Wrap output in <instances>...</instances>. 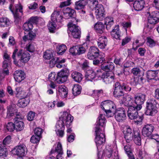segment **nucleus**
I'll list each match as a JSON object with an SVG mask.
<instances>
[{"instance_id": "obj_37", "label": "nucleus", "mask_w": 159, "mask_h": 159, "mask_svg": "<svg viewBox=\"0 0 159 159\" xmlns=\"http://www.w3.org/2000/svg\"><path fill=\"white\" fill-rule=\"evenodd\" d=\"M94 28L97 32L102 34L104 29V26L101 22H98L95 24Z\"/></svg>"}, {"instance_id": "obj_62", "label": "nucleus", "mask_w": 159, "mask_h": 159, "mask_svg": "<svg viewBox=\"0 0 159 159\" xmlns=\"http://www.w3.org/2000/svg\"><path fill=\"white\" fill-rule=\"evenodd\" d=\"M98 47L101 49L104 48L107 45V42L104 40H99L98 42Z\"/></svg>"}, {"instance_id": "obj_57", "label": "nucleus", "mask_w": 159, "mask_h": 159, "mask_svg": "<svg viewBox=\"0 0 159 159\" xmlns=\"http://www.w3.org/2000/svg\"><path fill=\"white\" fill-rule=\"evenodd\" d=\"M69 52L73 56L77 55V46L71 47L69 50Z\"/></svg>"}, {"instance_id": "obj_13", "label": "nucleus", "mask_w": 159, "mask_h": 159, "mask_svg": "<svg viewBox=\"0 0 159 159\" xmlns=\"http://www.w3.org/2000/svg\"><path fill=\"white\" fill-rule=\"evenodd\" d=\"M100 56L99 50L95 46H92L89 49L87 54V58L90 60H93Z\"/></svg>"}, {"instance_id": "obj_41", "label": "nucleus", "mask_w": 159, "mask_h": 159, "mask_svg": "<svg viewBox=\"0 0 159 159\" xmlns=\"http://www.w3.org/2000/svg\"><path fill=\"white\" fill-rule=\"evenodd\" d=\"M81 90V87L79 84H75L72 89V93L75 96H77L80 93Z\"/></svg>"}, {"instance_id": "obj_30", "label": "nucleus", "mask_w": 159, "mask_h": 159, "mask_svg": "<svg viewBox=\"0 0 159 159\" xmlns=\"http://www.w3.org/2000/svg\"><path fill=\"white\" fill-rule=\"evenodd\" d=\"M111 35L113 39H120L121 38V35L119 30V26L117 25L115 26L114 29L111 32Z\"/></svg>"}, {"instance_id": "obj_11", "label": "nucleus", "mask_w": 159, "mask_h": 159, "mask_svg": "<svg viewBox=\"0 0 159 159\" xmlns=\"http://www.w3.org/2000/svg\"><path fill=\"white\" fill-rule=\"evenodd\" d=\"M27 151V148L25 145L20 144L15 147L11 151L13 154L20 157L24 156Z\"/></svg>"}, {"instance_id": "obj_53", "label": "nucleus", "mask_w": 159, "mask_h": 159, "mask_svg": "<svg viewBox=\"0 0 159 159\" xmlns=\"http://www.w3.org/2000/svg\"><path fill=\"white\" fill-rule=\"evenodd\" d=\"M54 152H57L58 154H63L62 145L60 143H57V146L55 148Z\"/></svg>"}, {"instance_id": "obj_39", "label": "nucleus", "mask_w": 159, "mask_h": 159, "mask_svg": "<svg viewBox=\"0 0 159 159\" xmlns=\"http://www.w3.org/2000/svg\"><path fill=\"white\" fill-rule=\"evenodd\" d=\"M135 143L137 145L140 146L141 145V138L139 131L136 132L134 134L133 139Z\"/></svg>"}, {"instance_id": "obj_8", "label": "nucleus", "mask_w": 159, "mask_h": 159, "mask_svg": "<svg viewBox=\"0 0 159 159\" xmlns=\"http://www.w3.org/2000/svg\"><path fill=\"white\" fill-rule=\"evenodd\" d=\"M69 75V70L65 68L58 72L57 75V82L59 84L65 82Z\"/></svg>"}, {"instance_id": "obj_50", "label": "nucleus", "mask_w": 159, "mask_h": 159, "mask_svg": "<svg viewBox=\"0 0 159 159\" xmlns=\"http://www.w3.org/2000/svg\"><path fill=\"white\" fill-rule=\"evenodd\" d=\"M9 72L8 69H1L0 71V80H2L6 75H9Z\"/></svg>"}, {"instance_id": "obj_64", "label": "nucleus", "mask_w": 159, "mask_h": 159, "mask_svg": "<svg viewBox=\"0 0 159 159\" xmlns=\"http://www.w3.org/2000/svg\"><path fill=\"white\" fill-rule=\"evenodd\" d=\"M11 142V137L10 135L7 136L3 139V144L4 145H6L9 144Z\"/></svg>"}, {"instance_id": "obj_27", "label": "nucleus", "mask_w": 159, "mask_h": 159, "mask_svg": "<svg viewBox=\"0 0 159 159\" xmlns=\"http://www.w3.org/2000/svg\"><path fill=\"white\" fill-rule=\"evenodd\" d=\"M64 18L68 19L74 16L75 14V10L69 7L63 9V10Z\"/></svg>"}, {"instance_id": "obj_32", "label": "nucleus", "mask_w": 159, "mask_h": 159, "mask_svg": "<svg viewBox=\"0 0 159 159\" xmlns=\"http://www.w3.org/2000/svg\"><path fill=\"white\" fill-rule=\"evenodd\" d=\"M58 90L59 95L62 98H65L67 96L68 91L67 88L64 85L59 86Z\"/></svg>"}, {"instance_id": "obj_63", "label": "nucleus", "mask_w": 159, "mask_h": 159, "mask_svg": "<svg viewBox=\"0 0 159 159\" xmlns=\"http://www.w3.org/2000/svg\"><path fill=\"white\" fill-rule=\"evenodd\" d=\"M39 141V137L36 135H33L30 139V141L34 143H37Z\"/></svg>"}, {"instance_id": "obj_45", "label": "nucleus", "mask_w": 159, "mask_h": 159, "mask_svg": "<svg viewBox=\"0 0 159 159\" xmlns=\"http://www.w3.org/2000/svg\"><path fill=\"white\" fill-rule=\"evenodd\" d=\"M131 73L134 75L140 76L144 75L143 72L141 71V70L139 67L133 68L131 70Z\"/></svg>"}, {"instance_id": "obj_22", "label": "nucleus", "mask_w": 159, "mask_h": 159, "mask_svg": "<svg viewBox=\"0 0 159 159\" xmlns=\"http://www.w3.org/2000/svg\"><path fill=\"white\" fill-rule=\"evenodd\" d=\"M21 118L20 115H16L14 118V125L17 131H20L24 128V123L21 120Z\"/></svg>"}, {"instance_id": "obj_1", "label": "nucleus", "mask_w": 159, "mask_h": 159, "mask_svg": "<svg viewBox=\"0 0 159 159\" xmlns=\"http://www.w3.org/2000/svg\"><path fill=\"white\" fill-rule=\"evenodd\" d=\"M18 51L17 49L14 50L12 56V58L15 64L18 65L19 63L23 65L29 60L30 55L27 51L22 49H20Z\"/></svg>"}, {"instance_id": "obj_44", "label": "nucleus", "mask_w": 159, "mask_h": 159, "mask_svg": "<svg viewBox=\"0 0 159 159\" xmlns=\"http://www.w3.org/2000/svg\"><path fill=\"white\" fill-rule=\"evenodd\" d=\"M121 88L126 92L130 91L131 89V85L126 82H119Z\"/></svg>"}, {"instance_id": "obj_28", "label": "nucleus", "mask_w": 159, "mask_h": 159, "mask_svg": "<svg viewBox=\"0 0 159 159\" xmlns=\"http://www.w3.org/2000/svg\"><path fill=\"white\" fill-rule=\"evenodd\" d=\"M25 74L21 70L16 71L14 73V78L15 80L18 82H20L25 78Z\"/></svg>"}, {"instance_id": "obj_35", "label": "nucleus", "mask_w": 159, "mask_h": 159, "mask_svg": "<svg viewBox=\"0 0 159 159\" xmlns=\"http://www.w3.org/2000/svg\"><path fill=\"white\" fill-rule=\"evenodd\" d=\"M72 78L75 81L80 83L82 80L83 77L82 75L80 73L75 71L73 72L71 75Z\"/></svg>"}, {"instance_id": "obj_56", "label": "nucleus", "mask_w": 159, "mask_h": 159, "mask_svg": "<svg viewBox=\"0 0 159 159\" xmlns=\"http://www.w3.org/2000/svg\"><path fill=\"white\" fill-rule=\"evenodd\" d=\"M35 116V113L32 111H30L27 115V119L30 121H32L34 120Z\"/></svg>"}, {"instance_id": "obj_34", "label": "nucleus", "mask_w": 159, "mask_h": 159, "mask_svg": "<svg viewBox=\"0 0 159 159\" xmlns=\"http://www.w3.org/2000/svg\"><path fill=\"white\" fill-rule=\"evenodd\" d=\"M55 22H53L51 20L49 21L47 27L49 32L52 33H55L59 28L57 27Z\"/></svg>"}, {"instance_id": "obj_48", "label": "nucleus", "mask_w": 159, "mask_h": 159, "mask_svg": "<svg viewBox=\"0 0 159 159\" xmlns=\"http://www.w3.org/2000/svg\"><path fill=\"white\" fill-rule=\"evenodd\" d=\"M10 21L7 18H0V27H4L8 25Z\"/></svg>"}, {"instance_id": "obj_31", "label": "nucleus", "mask_w": 159, "mask_h": 159, "mask_svg": "<svg viewBox=\"0 0 159 159\" xmlns=\"http://www.w3.org/2000/svg\"><path fill=\"white\" fill-rule=\"evenodd\" d=\"M145 2L144 0H137L134 3L133 7L136 11H139L143 8Z\"/></svg>"}, {"instance_id": "obj_15", "label": "nucleus", "mask_w": 159, "mask_h": 159, "mask_svg": "<svg viewBox=\"0 0 159 159\" xmlns=\"http://www.w3.org/2000/svg\"><path fill=\"white\" fill-rule=\"evenodd\" d=\"M94 7L97 18L99 20H102L105 15L104 8L103 6L100 4H98Z\"/></svg>"}, {"instance_id": "obj_42", "label": "nucleus", "mask_w": 159, "mask_h": 159, "mask_svg": "<svg viewBox=\"0 0 159 159\" xmlns=\"http://www.w3.org/2000/svg\"><path fill=\"white\" fill-rule=\"evenodd\" d=\"M16 114V110L15 107L12 106H9L7 107V115L11 117Z\"/></svg>"}, {"instance_id": "obj_10", "label": "nucleus", "mask_w": 159, "mask_h": 159, "mask_svg": "<svg viewBox=\"0 0 159 159\" xmlns=\"http://www.w3.org/2000/svg\"><path fill=\"white\" fill-rule=\"evenodd\" d=\"M146 95L144 93H139L134 96V104L138 109H141L142 105L146 100Z\"/></svg>"}, {"instance_id": "obj_58", "label": "nucleus", "mask_w": 159, "mask_h": 159, "mask_svg": "<svg viewBox=\"0 0 159 159\" xmlns=\"http://www.w3.org/2000/svg\"><path fill=\"white\" fill-rule=\"evenodd\" d=\"M6 128L8 131H13L15 129L14 124L11 122H8Z\"/></svg>"}, {"instance_id": "obj_51", "label": "nucleus", "mask_w": 159, "mask_h": 159, "mask_svg": "<svg viewBox=\"0 0 159 159\" xmlns=\"http://www.w3.org/2000/svg\"><path fill=\"white\" fill-rule=\"evenodd\" d=\"M43 57L44 58L48 60H50L53 57L52 52L48 50L46 51L44 54Z\"/></svg>"}, {"instance_id": "obj_24", "label": "nucleus", "mask_w": 159, "mask_h": 159, "mask_svg": "<svg viewBox=\"0 0 159 159\" xmlns=\"http://www.w3.org/2000/svg\"><path fill=\"white\" fill-rule=\"evenodd\" d=\"M106 123V120L104 116L102 114H100L98 117V121L96 122L95 129H96L97 127H98V130L101 131V130H103L104 131V126Z\"/></svg>"}, {"instance_id": "obj_2", "label": "nucleus", "mask_w": 159, "mask_h": 159, "mask_svg": "<svg viewBox=\"0 0 159 159\" xmlns=\"http://www.w3.org/2000/svg\"><path fill=\"white\" fill-rule=\"evenodd\" d=\"M100 106L104 110L108 117H112L114 115L116 107L112 101L109 100L104 101L102 102Z\"/></svg>"}, {"instance_id": "obj_55", "label": "nucleus", "mask_w": 159, "mask_h": 159, "mask_svg": "<svg viewBox=\"0 0 159 159\" xmlns=\"http://www.w3.org/2000/svg\"><path fill=\"white\" fill-rule=\"evenodd\" d=\"M134 81L136 84H141L143 83L145 81V80L142 77H136L134 78Z\"/></svg>"}, {"instance_id": "obj_59", "label": "nucleus", "mask_w": 159, "mask_h": 159, "mask_svg": "<svg viewBox=\"0 0 159 159\" xmlns=\"http://www.w3.org/2000/svg\"><path fill=\"white\" fill-rule=\"evenodd\" d=\"M86 1L87 4L88 3L89 5L92 6V9L94 8V7L98 4V0H86Z\"/></svg>"}, {"instance_id": "obj_18", "label": "nucleus", "mask_w": 159, "mask_h": 159, "mask_svg": "<svg viewBox=\"0 0 159 159\" xmlns=\"http://www.w3.org/2000/svg\"><path fill=\"white\" fill-rule=\"evenodd\" d=\"M154 129V126L151 124L145 125L142 129V134L145 137H149L151 135Z\"/></svg>"}, {"instance_id": "obj_38", "label": "nucleus", "mask_w": 159, "mask_h": 159, "mask_svg": "<svg viewBox=\"0 0 159 159\" xmlns=\"http://www.w3.org/2000/svg\"><path fill=\"white\" fill-rule=\"evenodd\" d=\"M104 21V24L107 29H110L114 24L113 19L112 17H107L105 18Z\"/></svg>"}, {"instance_id": "obj_17", "label": "nucleus", "mask_w": 159, "mask_h": 159, "mask_svg": "<svg viewBox=\"0 0 159 159\" xmlns=\"http://www.w3.org/2000/svg\"><path fill=\"white\" fill-rule=\"evenodd\" d=\"M97 73L96 74L95 72L92 70H87L85 75V78L86 80L87 81H93L96 75L98 77L100 76V74H101V70H98L97 71Z\"/></svg>"}, {"instance_id": "obj_25", "label": "nucleus", "mask_w": 159, "mask_h": 159, "mask_svg": "<svg viewBox=\"0 0 159 159\" xmlns=\"http://www.w3.org/2000/svg\"><path fill=\"white\" fill-rule=\"evenodd\" d=\"M114 114L116 120L119 122H122L126 119V114L124 110L116 111Z\"/></svg>"}, {"instance_id": "obj_60", "label": "nucleus", "mask_w": 159, "mask_h": 159, "mask_svg": "<svg viewBox=\"0 0 159 159\" xmlns=\"http://www.w3.org/2000/svg\"><path fill=\"white\" fill-rule=\"evenodd\" d=\"M34 44L32 43H29L26 45L27 50L30 52H33L35 50Z\"/></svg>"}, {"instance_id": "obj_6", "label": "nucleus", "mask_w": 159, "mask_h": 159, "mask_svg": "<svg viewBox=\"0 0 159 159\" xmlns=\"http://www.w3.org/2000/svg\"><path fill=\"white\" fill-rule=\"evenodd\" d=\"M157 102L154 98H150L146 102V110L145 113L147 115L153 116L157 113L156 107Z\"/></svg>"}, {"instance_id": "obj_3", "label": "nucleus", "mask_w": 159, "mask_h": 159, "mask_svg": "<svg viewBox=\"0 0 159 159\" xmlns=\"http://www.w3.org/2000/svg\"><path fill=\"white\" fill-rule=\"evenodd\" d=\"M140 109L137 108L136 106L131 107H129L127 111V115L129 118L131 120L136 119L134 122L137 125L140 124L143 119L142 115H139L138 111Z\"/></svg>"}, {"instance_id": "obj_47", "label": "nucleus", "mask_w": 159, "mask_h": 159, "mask_svg": "<svg viewBox=\"0 0 159 159\" xmlns=\"http://www.w3.org/2000/svg\"><path fill=\"white\" fill-rule=\"evenodd\" d=\"M57 49L58 51L57 54L62 55L65 52L67 49V48L65 45L63 44L57 46Z\"/></svg>"}, {"instance_id": "obj_16", "label": "nucleus", "mask_w": 159, "mask_h": 159, "mask_svg": "<svg viewBox=\"0 0 159 159\" xmlns=\"http://www.w3.org/2000/svg\"><path fill=\"white\" fill-rule=\"evenodd\" d=\"M120 103L121 104H123L125 106L129 107H131L136 106L134 100L129 96L126 97L124 96L122 98L120 101Z\"/></svg>"}, {"instance_id": "obj_29", "label": "nucleus", "mask_w": 159, "mask_h": 159, "mask_svg": "<svg viewBox=\"0 0 159 159\" xmlns=\"http://www.w3.org/2000/svg\"><path fill=\"white\" fill-rule=\"evenodd\" d=\"M86 5L87 2L85 0H80L75 2V8L77 10L83 9ZM81 11L82 13H85V11L83 10Z\"/></svg>"}, {"instance_id": "obj_21", "label": "nucleus", "mask_w": 159, "mask_h": 159, "mask_svg": "<svg viewBox=\"0 0 159 159\" xmlns=\"http://www.w3.org/2000/svg\"><path fill=\"white\" fill-rule=\"evenodd\" d=\"M119 82H116L114 85L113 96L117 98H119L124 95V93L121 88Z\"/></svg>"}, {"instance_id": "obj_33", "label": "nucleus", "mask_w": 159, "mask_h": 159, "mask_svg": "<svg viewBox=\"0 0 159 159\" xmlns=\"http://www.w3.org/2000/svg\"><path fill=\"white\" fill-rule=\"evenodd\" d=\"M102 70L106 71H110L114 68V64L112 62H107L104 63L101 66Z\"/></svg>"}, {"instance_id": "obj_7", "label": "nucleus", "mask_w": 159, "mask_h": 159, "mask_svg": "<svg viewBox=\"0 0 159 159\" xmlns=\"http://www.w3.org/2000/svg\"><path fill=\"white\" fill-rule=\"evenodd\" d=\"M68 33H71L74 39H80V37L81 32L78 26L72 22H69L68 25Z\"/></svg>"}, {"instance_id": "obj_20", "label": "nucleus", "mask_w": 159, "mask_h": 159, "mask_svg": "<svg viewBox=\"0 0 159 159\" xmlns=\"http://www.w3.org/2000/svg\"><path fill=\"white\" fill-rule=\"evenodd\" d=\"M159 20V12L157 11H153L149 15L148 17V21L151 25L156 23Z\"/></svg>"}, {"instance_id": "obj_9", "label": "nucleus", "mask_w": 159, "mask_h": 159, "mask_svg": "<svg viewBox=\"0 0 159 159\" xmlns=\"http://www.w3.org/2000/svg\"><path fill=\"white\" fill-rule=\"evenodd\" d=\"M95 132L96 133L95 141L98 147V146L105 143L106 139L104 133V131H103V130H101V131H99L98 127H97Z\"/></svg>"}, {"instance_id": "obj_26", "label": "nucleus", "mask_w": 159, "mask_h": 159, "mask_svg": "<svg viewBox=\"0 0 159 159\" xmlns=\"http://www.w3.org/2000/svg\"><path fill=\"white\" fill-rule=\"evenodd\" d=\"M146 75L147 78L149 80H159V70H149Z\"/></svg>"}, {"instance_id": "obj_19", "label": "nucleus", "mask_w": 159, "mask_h": 159, "mask_svg": "<svg viewBox=\"0 0 159 159\" xmlns=\"http://www.w3.org/2000/svg\"><path fill=\"white\" fill-rule=\"evenodd\" d=\"M100 77L103 80L104 82L107 84H109L114 80L115 75L113 72H110L103 74Z\"/></svg>"}, {"instance_id": "obj_52", "label": "nucleus", "mask_w": 159, "mask_h": 159, "mask_svg": "<svg viewBox=\"0 0 159 159\" xmlns=\"http://www.w3.org/2000/svg\"><path fill=\"white\" fill-rule=\"evenodd\" d=\"M112 154V150L111 148L109 147L107 148H106L104 151V154L107 157L110 158Z\"/></svg>"}, {"instance_id": "obj_23", "label": "nucleus", "mask_w": 159, "mask_h": 159, "mask_svg": "<svg viewBox=\"0 0 159 159\" xmlns=\"http://www.w3.org/2000/svg\"><path fill=\"white\" fill-rule=\"evenodd\" d=\"M64 18L59 11H55L52 14L51 20L55 22H61L63 20Z\"/></svg>"}, {"instance_id": "obj_5", "label": "nucleus", "mask_w": 159, "mask_h": 159, "mask_svg": "<svg viewBox=\"0 0 159 159\" xmlns=\"http://www.w3.org/2000/svg\"><path fill=\"white\" fill-rule=\"evenodd\" d=\"M33 27L32 24L30 22H28L24 24L23 29L25 31L29 33L25 32V35L23 37V40H32L35 39L36 37L35 34L32 31H30L32 30Z\"/></svg>"}, {"instance_id": "obj_36", "label": "nucleus", "mask_w": 159, "mask_h": 159, "mask_svg": "<svg viewBox=\"0 0 159 159\" xmlns=\"http://www.w3.org/2000/svg\"><path fill=\"white\" fill-rule=\"evenodd\" d=\"M30 102V100L29 98H22L19 100L17 105L19 107H24L27 106Z\"/></svg>"}, {"instance_id": "obj_14", "label": "nucleus", "mask_w": 159, "mask_h": 159, "mask_svg": "<svg viewBox=\"0 0 159 159\" xmlns=\"http://www.w3.org/2000/svg\"><path fill=\"white\" fill-rule=\"evenodd\" d=\"M153 25H152L148 24L146 26L144 29L143 35L144 36V39L147 40H153V37L151 34L153 33L152 29Z\"/></svg>"}, {"instance_id": "obj_40", "label": "nucleus", "mask_w": 159, "mask_h": 159, "mask_svg": "<svg viewBox=\"0 0 159 159\" xmlns=\"http://www.w3.org/2000/svg\"><path fill=\"white\" fill-rule=\"evenodd\" d=\"M65 116H66V118L64 116L61 118V119H63L64 122L65 120V121L66 126H69L71 125L72 123L73 119V117L70 115L69 114L67 113H66Z\"/></svg>"}, {"instance_id": "obj_43", "label": "nucleus", "mask_w": 159, "mask_h": 159, "mask_svg": "<svg viewBox=\"0 0 159 159\" xmlns=\"http://www.w3.org/2000/svg\"><path fill=\"white\" fill-rule=\"evenodd\" d=\"M57 64L56 66L59 68H64L65 67V65L63 64L66 62V59L62 58L60 57H57Z\"/></svg>"}, {"instance_id": "obj_54", "label": "nucleus", "mask_w": 159, "mask_h": 159, "mask_svg": "<svg viewBox=\"0 0 159 159\" xmlns=\"http://www.w3.org/2000/svg\"><path fill=\"white\" fill-rule=\"evenodd\" d=\"M124 149L128 156L133 154L132 150L130 145H128L125 146L124 147Z\"/></svg>"}, {"instance_id": "obj_4", "label": "nucleus", "mask_w": 159, "mask_h": 159, "mask_svg": "<svg viewBox=\"0 0 159 159\" xmlns=\"http://www.w3.org/2000/svg\"><path fill=\"white\" fill-rule=\"evenodd\" d=\"M9 9L14 16L15 22L18 23L23 14L22 6L20 3L14 5V3H12L10 5Z\"/></svg>"}, {"instance_id": "obj_61", "label": "nucleus", "mask_w": 159, "mask_h": 159, "mask_svg": "<svg viewBox=\"0 0 159 159\" xmlns=\"http://www.w3.org/2000/svg\"><path fill=\"white\" fill-rule=\"evenodd\" d=\"M55 72H51L48 75V79L50 81H56L57 82V76Z\"/></svg>"}, {"instance_id": "obj_46", "label": "nucleus", "mask_w": 159, "mask_h": 159, "mask_svg": "<svg viewBox=\"0 0 159 159\" xmlns=\"http://www.w3.org/2000/svg\"><path fill=\"white\" fill-rule=\"evenodd\" d=\"M65 123L63 120V119L61 118H59V120L57 121L56 128L57 130L62 129H64Z\"/></svg>"}, {"instance_id": "obj_49", "label": "nucleus", "mask_w": 159, "mask_h": 159, "mask_svg": "<svg viewBox=\"0 0 159 159\" xmlns=\"http://www.w3.org/2000/svg\"><path fill=\"white\" fill-rule=\"evenodd\" d=\"M85 44H87V43H84L82 45H77V55H80L85 52L86 49L83 45H84Z\"/></svg>"}, {"instance_id": "obj_12", "label": "nucleus", "mask_w": 159, "mask_h": 159, "mask_svg": "<svg viewBox=\"0 0 159 159\" xmlns=\"http://www.w3.org/2000/svg\"><path fill=\"white\" fill-rule=\"evenodd\" d=\"M138 130L132 129L130 127L126 128V131L124 134V138L127 143H130L132 141L135 133Z\"/></svg>"}]
</instances>
